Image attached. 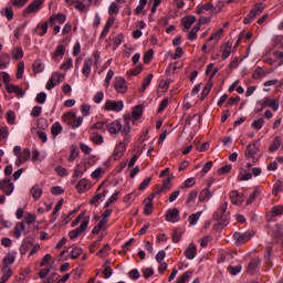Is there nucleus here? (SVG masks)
<instances>
[{"instance_id":"nucleus-1","label":"nucleus","mask_w":283,"mask_h":283,"mask_svg":"<svg viewBox=\"0 0 283 283\" xmlns=\"http://www.w3.org/2000/svg\"><path fill=\"white\" fill-rule=\"evenodd\" d=\"M260 145H261L260 139H255L254 142L250 143L247 146L244 151V156L247 159V164H245L247 169H252L253 165H255V163H258V160L262 158V153L260 151Z\"/></svg>"},{"instance_id":"nucleus-2","label":"nucleus","mask_w":283,"mask_h":283,"mask_svg":"<svg viewBox=\"0 0 283 283\" xmlns=\"http://www.w3.org/2000/svg\"><path fill=\"white\" fill-rule=\"evenodd\" d=\"M106 129L109 134H123L124 140L129 143V132H132L129 119L124 118L114 120L106 126Z\"/></svg>"},{"instance_id":"nucleus-3","label":"nucleus","mask_w":283,"mask_h":283,"mask_svg":"<svg viewBox=\"0 0 283 283\" xmlns=\"http://www.w3.org/2000/svg\"><path fill=\"white\" fill-rule=\"evenodd\" d=\"M77 224H80L77 229L69 232L71 240H76L81 233H85V231H87V227H90V216H86L85 211L81 212L76 217V219L71 223V227H77Z\"/></svg>"},{"instance_id":"nucleus-4","label":"nucleus","mask_w":283,"mask_h":283,"mask_svg":"<svg viewBox=\"0 0 283 283\" xmlns=\"http://www.w3.org/2000/svg\"><path fill=\"white\" fill-rule=\"evenodd\" d=\"M96 165V156L88 157L87 161L75 165L73 170V178H81L92 167Z\"/></svg>"},{"instance_id":"nucleus-5","label":"nucleus","mask_w":283,"mask_h":283,"mask_svg":"<svg viewBox=\"0 0 283 283\" xmlns=\"http://www.w3.org/2000/svg\"><path fill=\"white\" fill-rule=\"evenodd\" d=\"M62 120L65 125H69L71 129H78L83 125V116L76 117V113L69 112L62 115Z\"/></svg>"},{"instance_id":"nucleus-6","label":"nucleus","mask_w":283,"mask_h":283,"mask_svg":"<svg viewBox=\"0 0 283 283\" xmlns=\"http://www.w3.org/2000/svg\"><path fill=\"white\" fill-rule=\"evenodd\" d=\"M13 154L14 156H17V160H15V165L18 167H20V165H23L25 163H28V160H30V148H24L23 150H21V146H15L13 148Z\"/></svg>"},{"instance_id":"nucleus-7","label":"nucleus","mask_w":283,"mask_h":283,"mask_svg":"<svg viewBox=\"0 0 283 283\" xmlns=\"http://www.w3.org/2000/svg\"><path fill=\"white\" fill-rule=\"evenodd\" d=\"M262 12H264V6H262V3L255 4L250 13L243 19V23L245 25H249V23H253V21H255V19H258V17L262 14Z\"/></svg>"},{"instance_id":"nucleus-8","label":"nucleus","mask_w":283,"mask_h":283,"mask_svg":"<svg viewBox=\"0 0 283 283\" xmlns=\"http://www.w3.org/2000/svg\"><path fill=\"white\" fill-rule=\"evenodd\" d=\"M43 0H33L22 12L23 17H28L30 14H36V12L41 11L43 8Z\"/></svg>"},{"instance_id":"nucleus-9","label":"nucleus","mask_w":283,"mask_h":283,"mask_svg":"<svg viewBox=\"0 0 283 283\" xmlns=\"http://www.w3.org/2000/svg\"><path fill=\"white\" fill-rule=\"evenodd\" d=\"M255 233L253 231H247L244 233L235 232L233 239L235 240L237 247H242V244L249 242Z\"/></svg>"},{"instance_id":"nucleus-10","label":"nucleus","mask_w":283,"mask_h":283,"mask_svg":"<svg viewBox=\"0 0 283 283\" xmlns=\"http://www.w3.org/2000/svg\"><path fill=\"white\" fill-rule=\"evenodd\" d=\"M65 81V75L59 72L52 73L51 78L46 83V90H54L56 85L63 83Z\"/></svg>"},{"instance_id":"nucleus-11","label":"nucleus","mask_w":283,"mask_h":283,"mask_svg":"<svg viewBox=\"0 0 283 283\" xmlns=\"http://www.w3.org/2000/svg\"><path fill=\"white\" fill-rule=\"evenodd\" d=\"M123 107H125V104L123 101H112L107 99L104 104L105 112H123Z\"/></svg>"},{"instance_id":"nucleus-12","label":"nucleus","mask_w":283,"mask_h":283,"mask_svg":"<svg viewBox=\"0 0 283 283\" xmlns=\"http://www.w3.org/2000/svg\"><path fill=\"white\" fill-rule=\"evenodd\" d=\"M114 90L117 92V94H127V81L125 77L116 76L114 81Z\"/></svg>"},{"instance_id":"nucleus-13","label":"nucleus","mask_w":283,"mask_h":283,"mask_svg":"<svg viewBox=\"0 0 283 283\" xmlns=\"http://www.w3.org/2000/svg\"><path fill=\"white\" fill-rule=\"evenodd\" d=\"M171 180H174V175H168L163 179V186L157 185L156 193H167V191L171 190Z\"/></svg>"},{"instance_id":"nucleus-14","label":"nucleus","mask_w":283,"mask_h":283,"mask_svg":"<svg viewBox=\"0 0 283 283\" xmlns=\"http://www.w3.org/2000/svg\"><path fill=\"white\" fill-rule=\"evenodd\" d=\"M0 190L6 196H12V192L14 191V184L12 182V180L6 178L0 181Z\"/></svg>"},{"instance_id":"nucleus-15","label":"nucleus","mask_w":283,"mask_h":283,"mask_svg":"<svg viewBox=\"0 0 283 283\" xmlns=\"http://www.w3.org/2000/svg\"><path fill=\"white\" fill-rule=\"evenodd\" d=\"M125 151H127V144H125V142H120L116 145L113 151V159L120 160L123 156H125Z\"/></svg>"},{"instance_id":"nucleus-16","label":"nucleus","mask_w":283,"mask_h":283,"mask_svg":"<svg viewBox=\"0 0 283 283\" xmlns=\"http://www.w3.org/2000/svg\"><path fill=\"white\" fill-rule=\"evenodd\" d=\"M229 208V201H223L217 211L213 213V220L220 221L227 216V209Z\"/></svg>"},{"instance_id":"nucleus-17","label":"nucleus","mask_w":283,"mask_h":283,"mask_svg":"<svg viewBox=\"0 0 283 283\" xmlns=\"http://www.w3.org/2000/svg\"><path fill=\"white\" fill-rule=\"evenodd\" d=\"M77 193H85L92 189V181L88 179H81L75 186Z\"/></svg>"},{"instance_id":"nucleus-18","label":"nucleus","mask_w":283,"mask_h":283,"mask_svg":"<svg viewBox=\"0 0 283 283\" xmlns=\"http://www.w3.org/2000/svg\"><path fill=\"white\" fill-rule=\"evenodd\" d=\"M6 90L8 94H17L18 98H23V96H25L23 88H21L19 85L8 84L6 85Z\"/></svg>"},{"instance_id":"nucleus-19","label":"nucleus","mask_w":283,"mask_h":283,"mask_svg":"<svg viewBox=\"0 0 283 283\" xmlns=\"http://www.w3.org/2000/svg\"><path fill=\"white\" fill-rule=\"evenodd\" d=\"M15 260H17V251H9L2 260V264L3 266H8V269H10V266L14 264Z\"/></svg>"},{"instance_id":"nucleus-20","label":"nucleus","mask_w":283,"mask_h":283,"mask_svg":"<svg viewBox=\"0 0 283 283\" xmlns=\"http://www.w3.org/2000/svg\"><path fill=\"white\" fill-rule=\"evenodd\" d=\"M180 216V210L178 208L168 209L166 212V220L167 222H178L180 219L178 218Z\"/></svg>"},{"instance_id":"nucleus-21","label":"nucleus","mask_w":283,"mask_h":283,"mask_svg":"<svg viewBox=\"0 0 283 283\" xmlns=\"http://www.w3.org/2000/svg\"><path fill=\"white\" fill-rule=\"evenodd\" d=\"M262 107L263 109L264 107H270L273 112H277V109H280V101L264 97Z\"/></svg>"},{"instance_id":"nucleus-22","label":"nucleus","mask_w":283,"mask_h":283,"mask_svg":"<svg viewBox=\"0 0 283 283\" xmlns=\"http://www.w3.org/2000/svg\"><path fill=\"white\" fill-rule=\"evenodd\" d=\"M229 198L230 202H232V205H237V207H240V205L244 202V196L238 193V190L230 191Z\"/></svg>"},{"instance_id":"nucleus-23","label":"nucleus","mask_w":283,"mask_h":283,"mask_svg":"<svg viewBox=\"0 0 283 283\" xmlns=\"http://www.w3.org/2000/svg\"><path fill=\"white\" fill-rule=\"evenodd\" d=\"M92 65H94V60L87 57L84 60V66L82 69V74L86 78L90 77V74H92Z\"/></svg>"},{"instance_id":"nucleus-24","label":"nucleus","mask_w":283,"mask_h":283,"mask_svg":"<svg viewBox=\"0 0 283 283\" xmlns=\"http://www.w3.org/2000/svg\"><path fill=\"white\" fill-rule=\"evenodd\" d=\"M273 242H280L283 238V228L280 224H275L272 233Z\"/></svg>"},{"instance_id":"nucleus-25","label":"nucleus","mask_w":283,"mask_h":283,"mask_svg":"<svg viewBox=\"0 0 283 283\" xmlns=\"http://www.w3.org/2000/svg\"><path fill=\"white\" fill-rule=\"evenodd\" d=\"M48 22H43L42 24H38L35 29L33 30V34H36V36H45L48 34Z\"/></svg>"},{"instance_id":"nucleus-26","label":"nucleus","mask_w":283,"mask_h":283,"mask_svg":"<svg viewBox=\"0 0 283 283\" xmlns=\"http://www.w3.org/2000/svg\"><path fill=\"white\" fill-rule=\"evenodd\" d=\"M198 249L196 248V244L190 243L187 249L185 250V255L187 260H193L196 258Z\"/></svg>"},{"instance_id":"nucleus-27","label":"nucleus","mask_w":283,"mask_h":283,"mask_svg":"<svg viewBox=\"0 0 283 283\" xmlns=\"http://www.w3.org/2000/svg\"><path fill=\"white\" fill-rule=\"evenodd\" d=\"M90 140H91V143H93V145H103V143H105L103 135H101L96 132L90 133Z\"/></svg>"},{"instance_id":"nucleus-28","label":"nucleus","mask_w":283,"mask_h":283,"mask_svg":"<svg viewBox=\"0 0 283 283\" xmlns=\"http://www.w3.org/2000/svg\"><path fill=\"white\" fill-rule=\"evenodd\" d=\"M280 147H282V137L276 136L273 138V140L271 143V145L269 147V151L271 154H273V153L277 151V149H280Z\"/></svg>"},{"instance_id":"nucleus-29","label":"nucleus","mask_w":283,"mask_h":283,"mask_svg":"<svg viewBox=\"0 0 283 283\" xmlns=\"http://www.w3.org/2000/svg\"><path fill=\"white\" fill-rule=\"evenodd\" d=\"M211 190L209 188H203L200 192H199V202H209V200H211Z\"/></svg>"},{"instance_id":"nucleus-30","label":"nucleus","mask_w":283,"mask_h":283,"mask_svg":"<svg viewBox=\"0 0 283 283\" xmlns=\"http://www.w3.org/2000/svg\"><path fill=\"white\" fill-rule=\"evenodd\" d=\"M30 196L33 200H39L43 196V189L39 185H34L30 190Z\"/></svg>"},{"instance_id":"nucleus-31","label":"nucleus","mask_w":283,"mask_h":283,"mask_svg":"<svg viewBox=\"0 0 283 283\" xmlns=\"http://www.w3.org/2000/svg\"><path fill=\"white\" fill-rule=\"evenodd\" d=\"M25 231V222L20 221L15 223L14 230H13V235L19 240L21 238L22 232Z\"/></svg>"},{"instance_id":"nucleus-32","label":"nucleus","mask_w":283,"mask_h":283,"mask_svg":"<svg viewBox=\"0 0 283 283\" xmlns=\"http://www.w3.org/2000/svg\"><path fill=\"white\" fill-rule=\"evenodd\" d=\"M12 277V268L2 266V276L0 277V283H6Z\"/></svg>"},{"instance_id":"nucleus-33","label":"nucleus","mask_w":283,"mask_h":283,"mask_svg":"<svg viewBox=\"0 0 283 283\" xmlns=\"http://www.w3.org/2000/svg\"><path fill=\"white\" fill-rule=\"evenodd\" d=\"M65 56V46L63 44H60L56 46L55 52L53 54L54 61H61Z\"/></svg>"},{"instance_id":"nucleus-34","label":"nucleus","mask_w":283,"mask_h":283,"mask_svg":"<svg viewBox=\"0 0 283 283\" xmlns=\"http://www.w3.org/2000/svg\"><path fill=\"white\" fill-rule=\"evenodd\" d=\"M107 190L95 195L91 200L90 205H94V207H98L99 202H103V198H105Z\"/></svg>"},{"instance_id":"nucleus-35","label":"nucleus","mask_w":283,"mask_h":283,"mask_svg":"<svg viewBox=\"0 0 283 283\" xmlns=\"http://www.w3.org/2000/svg\"><path fill=\"white\" fill-rule=\"evenodd\" d=\"M233 52V43L231 42H227L226 46L223 49V52L221 54V59L223 61H227V59H229V56H231V53Z\"/></svg>"},{"instance_id":"nucleus-36","label":"nucleus","mask_w":283,"mask_h":283,"mask_svg":"<svg viewBox=\"0 0 283 283\" xmlns=\"http://www.w3.org/2000/svg\"><path fill=\"white\" fill-rule=\"evenodd\" d=\"M10 54L1 53L0 55V70H6L10 65Z\"/></svg>"},{"instance_id":"nucleus-37","label":"nucleus","mask_w":283,"mask_h":283,"mask_svg":"<svg viewBox=\"0 0 283 283\" xmlns=\"http://www.w3.org/2000/svg\"><path fill=\"white\" fill-rule=\"evenodd\" d=\"M185 30H189L193 23H196V15H188L181 20Z\"/></svg>"},{"instance_id":"nucleus-38","label":"nucleus","mask_w":283,"mask_h":283,"mask_svg":"<svg viewBox=\"0 0 283 283\" xmlns=\"http://www.w3.org/2000/svg\"><path fill=\"white\" fill-rule=\"evenodd\" d=\"M245 168H242L238 179L239 180H251V178H253V174L249 172L251 171V169L247 168V166H244Z\"/></svg>"},{"instance_id":"nucleus-39","label":"nucleus","mask_w":283,"mask_h":283,"mask_svg":"<svg viewBox=\"0 0 283 283\" xmlns=\"http://www.w3.org/2000/svg\"><path fill=\"white\" fill-rule=\"evenodd\" d=\"M154 78V74L149 73L143 81L142 88H139V92L144 94V92L147 91V87L151 85V81Z\"/></svg>"},{"instance_id":"nucleus-40","label":"nucleus","mask_w":283,"mask_h":283,"mask_svg":"<svg viewBox=\"0 0 283 283\" xmlns=\"http://www.w3.org/2000/svg\"><path fill=\"white\" fill-rule=\"evenodd\" d=\"M80 154H81V150L78 149V146L73 145L71 147L70 156H69L67 160L70 163H74V160H76V158H77V156H80Z\"/></svg>"},{"instance_id":"nucleus-41","label":"nucleus","mask_w":283,"mask_h":283,"mask_svg":"<svg viewBox=\"0 0 283 283\" xmlns=\"http://www.w3.org/2000/svg\"><path fill=\"white\" fill-rule=\"evenodd\" d=\"M109 261H106L104 264H103V275H104V279L107 280L109 277H112V275H114V270H112V265H109Z\"/></svg>"},{"instance_id":"nucleus-42","label":"nucleus","mask_w":283,"mask_h":283,"mask_svg":"<svg viewBox=\"0 0 283 283\" xmlns=\"http://www.w3.org/2000/svg\"><path fill=\"white\" fill-rule=\"evenodd\" d=\"M23 54V49L21 46L11 50V56L14 61H21Z\"/></svg>"},{"instance_id":"nucleus-43","label":"nucleus","mask_w":283,"mask_h":283,"mask_svg":"<svg viewBox=\"0 0 283 283\" xmlns=\"http://www.w3.org/2000/svg\"><path fill=\"white\" fill-rule=\"evenodd\" d=\"M22 222H24V224H28L29 227H32V224L36 223V214L27 212L24 216V221Z\"/></svg>"},{"instance_id":"nucleus-44","label":"nucleus","mask_w":283,"mask_h":283,"mask_svg":"<svg viewBox=\"0 0 283 283\" xmlns=\"http://www.w3.org/2000/svg\"><path fill=\"white\" fill-rule=\"evenodd\" d=\"M32 70L34 74H41V72L45 70V66L43 65V62H41V60H35L32 64Z\"/></svg>"},{"instance_id":"nucleus-45","label":"nucleus","mask_w":283,"mask_h":283,"mask_svg":"<svg viewBox=\"0 0 283 283\" xmlns=\"http://www.w3.org/2000/svg\"><path fill=\"white\" fill-rule=\"evenodd\" d=\"M70 253H71V260H78V258H81V254L83 253V249L76 245H72Z\"/></svg>"},{"instance_id":"nucleus-46","label":"nucleus","mask_w":283,"mask_h":283,"mask_svg":"<svg viewBox=\"0 0 283 283\" xmlns=\"http://www.w3.org/2000/svg\"><path fill=\"white\" fill-rule=\"evenodd\" d=\"M108 220L102 219L98 224H96L93 230L92 233L93 235H98V233H101V231H103V229H105V224H107Z\"/></svg>"},{"instance_id":"nucleus-47","label":"nucleus","mask_w":283,"mask_h":283,"mask_svg":"<svg viewBox=\"0 0 283 283\" xmlns=\"http://www.w3.org/2000/svg\"><path fill=\"white\" fill-rule=\"evenodd\" d=\"M101 132L102 134H105V123L104 122H96L95 124H93L90 128V133L92 132Z\"/></svg>"},{"instance_id":"nucleus-48","label":"nucleus","mask_w":283,"mask_h":283,"mask_svg":"<svg viewBox=\"0 0 283 283\" xmlns=\"http://www.w3.org/2000/svg\"><path fill=\"white\" fill-rule=\"evenodd\" d=\"M198 32H200V24H196L188 33V41H196L198 39Z\"/></svg>"},{"instance_id":"nucleus-49","label":"nucleus","mask_w":283,"mask_h":283,"mask_svg":"<svg viewBox=\"0 0 283 283\" xmlns=\"http://www.w3.org/2000/svg\"><path fill=\"white\" fill-rule=\"evenodd\" d=\"M109 251H112V248L109 247V243H106L99 251L96 253L97 258H107L109 255Z\"/></svg>"},{"instance_id":"nucleus-50","label":"nucleus","mask_w":283,"mask_h":283,"mask_svg":"<svg viewBox=\"0 0 283 283\" xmlns=\"http://www.w3.org/2000/svg\"><path fill=\"white\" fill-rule=\"evenodd\" d=\"M260 193H262L260 188H255L253 190V192L250 195V197L247 199L245 205H252V202H255V200H258V196H260Z\"/></svg>"},{"instance_id":"nucleus-51","label":"nucleus","mask_w":283,"mask_h":283,"mask_svg":"<svg viewBox=\"0 0 283 283\" xmlns=\"http://www.w3.org/2000/svg\"><path fill=\"white\" fill-rule=\"evenodd\" d=\"M262 76H266V69L258 66L253 72L252 78L256 81L258 78H262Z\"/></svg>"},{"instance_id":"nucleus-52","label":"nucleus","mask_w":283,"mask_h":283,"mask_svg":"<svg viewBox=\"0 0 283 283\" xmlns=\"http://www.w3.org/2000/svg\"><path fill=\"white\" fill-rule=\"evenodd\" d=\"M200 216H202V211H198L189 216L188 220L191 227H196V224H198V220H200Z\"/></svg>"},{"instance_id":"nucleus-53","label":"nucleus","mask_w":283,"mask_h":283,"mask_svg":"<svg viewBox=\"0 0 283 283\" xmlns=\"http://www.w3.org/2000/svg\"><path fill=\"white\" fill-rule=\"evenodd\" d=\"M61 132H63V126H61V123L55 122L51 127L52 136L56 137L59 134H61Z\"/></svg>"},{"instance_id":"nucleus-54","label":"nucleus","mask_w":283,"mask_h":283,"mask_svg":"<svg viewBox=\"0 0 283 283\" xmlns=\"http://www.w3.org/2000/svg\"><path fill=\"white\" fill-rule=\"evenodd\" d=\"M2 17H6L8 21H12L14 19V11L12 8L7 7L1 11Z\"/></svg>"},{"instance_id":"nucleus-55","label":"nucleus","mask_w":283,"mask_h":283,"mask_svg":"<svg viewBox=\"0 0 283 283\" xmlns=\"http://www.w3.org/2000/svg\"><path fill=\"white\" fill-rule=\"evenodd\" d=\"M73 66H74V61L72 60V57H69L66 61H64L61 64L60 70H62L63 72H67V70H72Z\"/></svg>"},{"instance_id":"nucleus-56","label":"nucleus","mask_w":283,"mask_h":283,"mask_svg":"<svg viewBox=\"0 0 283 283\" xmlns=\"http://www.w3.org/2000/svg\"><path fill=\"white\" fill-rule=\"evenodd\" d=\"M8 136H10V130L8 126H0V143L3 140H8Z\"/></svg>"},{"instance_id":"nucleus-57","label":"nucleus","mask_w":283,"mask_h":283,"mask_svg":"<svg viewBox=\"0 0 283 283\" xmlns=\"http://www.w3.org/2000/svg\"><path fill=\"white\" fill-rule=\"evenodd\" d=\"M31 248H32V242L23 241L21 247H20L21 255H25V253H28V251H30Z\"/></svg>"},{"instance_id":"nucleus-58","label":"nucleus","mask_w":283,"mask_h":283,"mask_svg":"<svg viewBox=\"0 0 283 283\" xmlns=\"http://www.w3.org/2000/svg\"><path fill=\"white\" fill-rule=\"evenodd\" d=\"M222 34H224V29H219L218 31H216L210 35V39H208V42L220 41Z\"/></svg>"},{"instance_id":"nucleus-59","label":"nucleus","mask_w":283,"mask_h":283,"mask_svg":"<svg viewBox=\"0 0 283 283\" xmlns=\"http://www.w3.org/2000/svg\"><path fill=\"white\" fill-rule=\"evenodd\" d=\"M181 238H182V230H180L179 228H176L172 233V242H175V244H178Z\"/></svg>"},{"instance_id":"nucleus-60","label":"nucleus","mask_w":283,"mask_h":283,"mask_svg":"<svg viewBox=\"0 0 283 283\" xmlns=\"http://www.w3.org/2000/svg\"><path fill=\"white\" fill-rule=\"evenodd\" d=\"M258 266H259V261L255 259L251 260L248 265V273H255V271H258Z\"/></svg>"},{"instance_id":"nucleus-61","label":"nucleus","mask_w":283,"mask_h":283,"mask_svg":"<svg viewBox=\"0 0 283 283\" xmlns=\"http://www.w3.org/2000/svg\"><path fill=\"white\" fill-rule=\"evenodd\" d=\"M151 59H154V49H149L144 54V63H145V65H149V63H151Z\"/></svg>"},{"instance_id":"nucleus-62","label":"nucleus","mask_w":283,"mask_h":283,"mask_svg":"<svg viewBox=\"0 0 283 283\" xmlns=\"http://www.w3.org/2000/svg\"><path fill=\"white\" fill-rule=\"evenodd\" d=\"M242 272V265H229L228 266V273H230V275H238V273Z\"/></svg>"},{"instance_id":"nucleus-63","label":"nucleus","mask_w":283,"mask_h":283,"mask_svg":"<svg viewBox=\"0 0 283 283\" xmlns=\"http://www.w3.org/2000/svg\"><path fill=\"white\" fill-rule=\"evenodd\" d=\"M120 12V7L116 4V2L111 3L108 7V14L112 17L113 14H118Z\"/></svg>"},{"instance_id":"nucleus-64","label":"nucleus","mask_w":283,"mask_h":283,"mask_svg":"<svg viewBox=\"0 0 283 283\" xmlns=\"http://www.w3.org/2000/svg\"><path fill=\"white\" fill-rule=\"evenodd\" d=\"M118 193H120L119 191L114 192L105 202L104 207L107 208L111 205H114V202H116L118 200Z\"/></svg>"}]
</instances>
